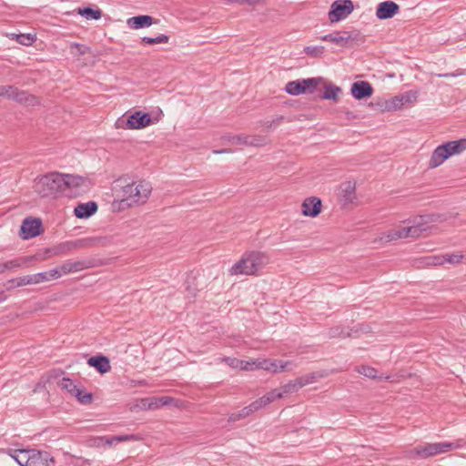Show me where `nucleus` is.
Masks as SVG:
<instances>
[{
  "label": "nucleus",
  "instance_id": "nucleus-1",
  "mask_svg": "<svg viewBox=\"0 0 466 466\" xmlns=\"http://www.w3.org/2000/svg\"><path fill=\"white\" fill-rule=\"evenodd\" d=\"M269 261L268 255L261 251L246 253L242 258L230 268L231 275H253L266 266Z\"/></svg>",
  "mask_w": 466,
  "mask_h": 466
},
{
  "label": "nucleus",
  "instance_id": "nucleus-2",
  "mask_svg": "<svg viewBox=\"0 0 466 466\" xmlns=\"http://www.w3.org/2000/svg\"><path fill=\"white\" fill-rule=\"evenodd\" d=\"M65 174L50 172L35 180L34 189L42 198H47L65 191Z\"/></svg>",
  "mask_w": 466,
  "mask_h": 466
},
{
  "label": "nucleus",
  "instance_id": "nucleus-3",
  "mask_svg": "<svg viewBox=\"0 0 466 466\" xmlns=\"http://www.w3.org/2000/svg\"><path fill=\"white\" fill-rule=\"evenodd\" d=\"M151 192L152 186L147 181L142 180L127 184L122 188L120 205L128 207L142 205L147 202Z\"/></svg>",
  "mask_w": 466,
  "mask_h": 466
},
{
  "label": "nucleus",
  "instance_id": "nucleus-4",
  "mask_svg": "<svg viewBox=\"0 0 466 466\" xmlns=\"http://www.w3.org/2000/svg\"><path fill=\"white\" fill-rule=\"evenodd\" d=\"M152 123L151 116L148 113L137 111L131 114L127 119L119 118L116 122L117 128L141 129Z\"/></svg>",
  "mask_w": 466,
  "mask_h": 466
},
{
  "label": "nucleus",
  "instance_id": "nucleus-5",
  "mask_svg": "<svg viewBox=\"0 0 466 466\" xmlns=\"http://www.w3.org/2000/svg\"><path fill=\"white\" fill-rule=\"evenodd\" d=\"M426 229L427 228L424 227V224L417 223L410 227H403L398 229L389 230L388 232L384 233V236L381 238V239L385 240L386 242H390L409 237L418 238L423 231H426Z\"/></svg>",
  "mask_w": 466,
  "mask_h": 466
},
{
  "label": "nucleus",
  "instance_id": "nucleus-6",
  "mask_svg": "<svg viewBox=\"0 0 466 466\" xmlns=\"http://www.w3.org/2000/svg\"><path fill=\"white\" fill-rule=\"evenodd\" d=\"M88 239H77L74 241H66L59 243L53 248L46 249L45 258L68 255L75 249L83 248L86 247L88 245Z\"/></svg>",
  "mask_w": 466,
  "mask_h": 466
},
{
  "label": "nucleus",
  "instance_id": "nucleus-7",
  "mask_svg": "<svg viewBox=\"0 0 466 466\" xmlns=\"http://www.w3.org/2000/svg\"><path fill=\"white\" fill-rule=\"evenodd\" d=\"M353 10L354 5L351 0H336L330 5L329 20L331 23L339 22L348 17Z\"/></svg>",
  "mask_w": 466,
  "mask_h": 466
},
{
  "label": "nucleus",
  "instance_id": "nucleus-8",
  "mask_svg": "<svg viewBox=\"0 0 466 466\" xmlns=\"http://www.w3.org/2000/svg\"><path fill=\"white\" fill-rule=\"evenodd\" d=\"M65 190L71 189L76 195L88 192L92 187L88 177L68 174H65Z\"/></svg>",
  "mask_w": 466,
  "mask_h": 466
},
{
  "label": "nucleus",
  "instance_id": "nucleus-9",
  "mask_svg": "<svg viewBox=\"0 0 466 466\" xmlns=\"http://www.w3.org/2000/svg\"><path fill=\"white\" fill-rule=\"evenodd\" d=\"M456 446L452 442L427 443L414 449V453L420 457L427 458L439 453L447 452Z\"/></svg>",
  "mask_w": 466,
  "mask_h": 466
},
{
  "label": "nucleus",
  "instance_id": "nucleus-10",
  "mask_svg": "<svg viewBox=\"0 0 466 466\" xmlns=\"http://www.w3.org/2000/svg\"><path fill=\"white\" fill-rule=\"evenodd\" d=\"M42 221L36 218H26L20 227V236L23 239H29L40 235Z\"/></svg>",
  "mask_w": 466,
  "mask_h": 466
},
{
  "label": "nucleus",
  "instance_id": "nucleus-11",
  "mask_svg": "<svg viewBox=\"0 0 466 466\" xmlns=\"http://www.w3.org/2000/svg\"><path fill=\"white\" fill-rule=\"evenodd\" d=\"M356 38L357 35L350 31H337L319 37L321 41L332 42L340 47H347Z\"/></svg>",
  "mask_w": 466,
  "mask_h": 466
},
{
  "label": "nucleus",
  "instance_id": "nucleus-12",
  "mask_svg": "<svg viewBox=\"0 0 466 466\" xmlns=\"http://www.w3.org/2000/svg\"><path fill=\"white\" fill-rule=\"evenodd\" d=\"M252 364H256V368H258V369H261L264 370H268V371H272L274 373H278V372H282L285 370H289L290 369L289 367L290 365H292V362L279 360H253Z\"/></svg>",
  "mask_w": 466,
  "mask_h": 466
},
{
  "label": "nucleus",
  "instance_id": "nucleus-13",
  "mask_svg": "<svg viewBox=\"0 0 466 466\" xmlns=\"http://www.w3.org/2000/svg\"><path fill=\"white\" fill-rule=\"evenodd\" d=\"M224 138L232 145L261 147L266 143L265 137L258 136H228Z\"/></svg>",
  "mask_w": 466,
  "mask_h": 466
},
{
  "label": "nucleus",
  "instance_id": "nucleus-14",
  "mask_svg": "<svg viewBox=\"0 0 466 466\" xmlns=\"http://www.w3.org/2000/svg\"><path fill=\"white\" fill-rule=\"evenodd\" d=\"M400 12V5L393 1L388 0L380 3L376 8V16L380 20L393 17Z\"/></svg>",
  "mask_w": 466,
  "mask_h": 466
},
{
  "label": "nucleus",
  "instance_id": "nucleus-15",
  "mask_svg": "<svg viewBox=\"0 0 466 466\" xmlns=\"http://www.w3.org/2000/svg\"><path fill=\"white\" fill-rule=\"evenodd\" d=\"M322 203L317 197L307 198L301 205V213L306 217L315 218L321 212Z\"/></svg>",
  "mask_w": 466,
  "mask_h": 466
},
{
  "label": "nucleus",
  "instance_id": "nucleus-16",
  "mask_svg": "<svg viewBox=\"0 0 466 466\" xmlns=\"http://www.w3.org/2000/svg\"><path fill=\"white\" fill-rule=\"evenodd\" d=\"M27 466H49V461L54 462V460L46 451H40L34 449H28Z\"/></svg>",
  "mask_w": 466,
  "mask_h": 466
},
{
  "label": "nucleus",
  "instance_id": "nucleus-17",
  "mask_svg": "<svg viewBox=\"0 0 466 466\" xmlns=\"http://www.w3.org/2000/svg\"><path fill=\"white\" fill-rule=\"evenodd\" d=\"M351 95L358 100L370 97L373 94L371 85L367 81H357L351 85Z\"/></svg>",
  "mask_w": 466,
  "mask_h": 466
},
{
  "label": "nucleus",
  "instance_id": "nucleus-18",
  "mask_svg": "<svg viewBox=\"0 0 466 466\" xmlns=\"http://www.w3.org/2000/svg\"><path fill=\"white\" fill-rule=\"evenodd\" d=\"M9 282L13 284L12 287H23L26 285L46 282V277L42 272H39L36 274L12 279L9 280Z\"/></svg>",
  "mask_w": 466,
  "mask_h": 466
},
{
  "label": "nucleus",
  "instance_id": "nucleus-19",
  "mask_svg": "<svg viewBox=\"0 0 466 466\" xmlns=\"http://www.w3.org/2000/svg\"><path fill=\"white\" fill-rule=\"evenodd\" d=\"M92 267L89 260H66L61 265V271L64 275L78 272Z\"/></svg>",
  "mask_w": 466,
  "mask_h": 466
},
{
  "label": "nucleus",
  "instance_id": "nucleus-20",
  "mask_svg": "<svg viewBox=\"0 0 466 466\" xmlns=\"http://www.w3.org/2000/svg\"><path fill=\"white\" fill-rule=\"evenodd\" d=\"M450 157L451 153L447 151L446 147H444V145L442 144L437 147L432 152L431 157L430 158L429 167L431 168L438 167Z\"/></svg>",
  "mask_w": 466,
  "mask_h": 466
},
{
  "label": "nucleus",
  "instance_id": "nucleus-21",
  "mask_svg": "<svg viewBox=\"0 0 466 466\" xmlns=\"http://www.w3.org/2000/svg\"><path fill=\"white\" fill-rule=\"evenodd\" d=\"M98 206L94 201L82 203L75 208L74 214L78 218H88L97 211Z\"/></svg>",
  "mask_w": 466,
  "mask_h": 466
},
{
  "label": "nucleus",
  "instance_id": "nucleus-22",
  "mask_svg": "<svg viewBox=\"0 0 466 466\" xmlns=\"http://www.w3.org/2000/svg\"><path fill=\"white\" fill-rule=\"evenodd\" d=\"M462 258H463V256L461 254H451V255H446V256H442V257L430 256V257L425 258L427 264L435 265V266L442 265L445 262H448L451 264H459V263H461Z\"/></svg>",
  "mask_w": 466,
  "mask_h": 466
},
{
  "label": "nucleus",
  "instance_id": "nucleus-23",
  "mask_svg": "<svg viewBox=\"0 0 466 466\" xmlns=\"http://www.w3.org/2000/svg\"><path fill=\"white\" fill-rule=\"evenodd\" d=\"M87 364L90 367L95 368L101 374L108 372L111 369L108 358L102 355L89 358L87 360Z\"/></svg>",
  "mask_w": 466,
  "mask_h": 466
},
{
  "label": "nucleus",
  "instance_id": "nucleus-24",
  "mask_svg": "<svg viewBox=\"0 0 466 466\" xmlns=\"http://www.w3.org/2000/svg\"><path fill=\"white\" fill-rule=\"evenodd\" d=\"M13 100L27 106H34L39 104V100L36 96L26 91L18 90L17 88L15 89Z\"/></svg>",
  "mask_w": 466,
  "mask_h": 466
},
{
  "label": "nucleus",
  "instance_id": "nucleus-25",
  "mask_svg": "<svg viewBox=\"0 0 466 466\" xmlns=\"http://www.w3.org/2000/svg\"><path fill=\"white\" fill-rule=\"evenodd\" d=\"M127 24L132 29L145 28L153 24V17L147 15L133 16L127 19Z\"/></svg>",
  "mask_w": 466,
  "mask_h": 466
},
{
  "label": "nucleus",
  "instance_id": "nucleus-26",
  "mask_svg": "<svg viewBox=\"0 0 466 466\" xmlns=\"http://www.w3.org/2000/svg\"><path fill=\"white\" fill-rule=\"evenodd\" d=\"M410 101L409 94L405 96H396L389 100H386L383 105V109L386 111H396L400 109L405 103Z\"/></svg>",
  "mask_w": 466,
  "mask_h": 466
},
{
  "label": "nucleus",
  "instance_id": "nucleus-27",
  "mask_svg": "<svg viewBox=\"0 0 466 466\" xmlns=\"http://www.w3.org/2000/svg\"><path fill=\"white\" fill-rule=\"evenodd\" d=\"M447 151L451 153V157L461 153L466 149V138L460 140L449 141L443 144Z\"/></svg>",
  "mask_w": 466,
  "mask_h": 466
},
{
  "label": "nucleus",
  "instance_id": "nucleus-28",
  "mask_svg": "<svg viewBox=\"0 0 466 466\" xmlns=\"http://www.w3.org/2000/svg\"><path fill=\"white\" fill-rule=\"evenodd\" d=\"M8 454L11 458H13L20 466H27L28 459L30 458L28 454V450L21 449V450H13L10 449L8 451Z\"/></svg>",
  "mask_w": 466,
  "mask_h": 466
},
{
  "label": "nucleus",
  "instance_id": "nucleus-29",
  "mask_svg": "<svg viewBox=\"0 0 466 466\" xmlns=\"http://www.w3.org/2000/svg\"><path fill=\"white\" fill-rule=\"evenodd\" d=\"M342 196L347 202H352L355 199L356 184L352 181H346L340 186Z\"/></svg>",
  "mask_w": 466,
  "mask_h": 466
},
{
  "label": "nucleus",
  "instance_id": "nucleus-30",
  "mask_svg": "<svg viewBox=\"0 0 466 466\" xmlns=\"http://www.w3.org/2000/svg\"><path fill=\"white\" fill-rule=\"evenodd\" d=\"M356 371L367 378L370 379H378L380 380H390V376H378V371L376 369L367 366V365H361L356 368Z\"/></svg>",
  "mask_w": 466,
  "mask_h": 466
},
{
  "label": "nucleus",
  "instance_id": "nucleus-31",
  "mask_svg": "<svg viewBox=\"0 0 466 466\" xmlns=\"http://www.w3.org/2000/svg\"><path fill=\"white\" fill-rule=\"evenodd\" d=\"M342 90L339 86H335L333 84H329L324 86L322 98L337 102L339 100V96Z\"/></svg>",
  "mask_w": 466,
  "mask_h": 466
},
{
  "label": "nucleus",
  "instance_id": "nucleus-32",
  "mask_svg": "<svg viewBox=\"0 0 466 466\" xmlns=\"http://www.w3.org/2000/svg\"><path fill=\"white\" fill-rule=\"evenodd\" d=\"M282 390L280 391L279 390H273L261 398L258 399V403L260 404L261 408H264L268 406L269 403L273 402L276 400L281 399L283 397Z\"/></svg>",
  "mask_w": 466,
  "mask_h": 466
},
{
  "label": "nucleus",
  "instance_id": "nucleus-33",
  "mask_svg": "<svg viewBox=\"0 0 466 466\" xmlns=\"http://www.w3.org/2000/svg\"><path fill=\"white\" fill-rule=\"evenodd\" d=\"M285 91L291 96H299L306 93L302 79L288 82L285 86Z\"/></svg>",
  "mask_w": 466,
  "mask_h": 466
},
{
  "label": "nucleus",
  "instance_id": "nucleus-34",
  "mask_svg": "<svg viewBox=\"0 0 466 466\" xmlns=\"http://www.w3.org/2000/svg\"><path fill=\"white\" fill-rule=\"evenodd\" d=\"M78 14L87 20H98L102 16V12L100 9H93L90 6L79 8Z\"/></svg>",
  "mask_w": 466,
  "mask_h": 466
},
{
  "label": "nucleus",
  "instance_id": "nucleus-35",
  "mask_svg": "<svg viewBox=\"0 0 466 466\" xmlns=\"http://www.w3.org/2000/svg\"><path fill=\"white\" fill-rule=\"evenodd\" d=\"M303 86L306 93L312 94L315 89L323 83V78L319 77H311V78H306L302 79Z\"/></svg>",
  "mask_w": 466,
  "mask_h": 466
},
{
  "label": "nucleus",
  "instance_id": "nucleus-36",
  "mask_svg": "<svg viewBox=\"0 0 466 466\" xmlns=\"http://www.w3.org/2000/svg\"><path fill=\"white\" fill-rule=\"evenodd\" d=\"M303 388L301 382L299 378L293 380H289L288 383L283 385L280 390H282L283 395L293 393L298 391L299 389Z\"/></svg>",
  "mask_w": 466,
  "mask_h": 466
},
{
  "label": "nucleus",
  "instance_id": "nucleus-37",
  "mask_svg": "<svg viewBox=\"0 0 466 466\" xmlns=\"http://www.w3.org/2000/svg\"><path fill=\"white\" fill-rule=\"evenodd\" d=\"M73 396H75L81 404H89L93 400L92 394L86 392L82 386H79Z\"/></svg>",
  "mask_w": 466,
  "mask_h": 466
},
{
  "label": "nucleus",
  "instance_id": "nucleus-38",
  "mask_svg": "<svg viewBox=\"0 0 466 466\" xmlns=\"http://www.w3.org/2000/svg\"><path fill=\"white\" fill-rule=\"evenodd\" d=\"M58 385L61 389L66 390L68 393H70L72 396L75 394L76 390L79 388V385H77L75 381L68 378H63Z\"/></svg>",
  "mask_w": 466,
  "mask_h": 466
},
{
  "label": "nucleus",
  "instance_id": "nucleus-39",
  "mask_svg": "<svg viewBox=\"0 0 466 466\" xmlns=\"http://www.w3.org/2000/svg\"><path fill=\"white\" fill-rule=\"evenodd\" d=\"M31 259H32V258L28 257V258H17V259L3 262L2 265L4 267V271L5 272L6 270H11V269L19 268L24 263H25Z\"/></svg>",
  "mask_w": 466,
  "mask_h": 466
},
{
  "label": "nucleus",
  "instance_id": "nucleus-40",
  "mask_svg": "<svg viewBox=\"0 0 466 466\" xmlns=\"http://www.w3.org/2000/svg\"><path fill=\"white\" fill-rule=\"evenodd\" d=\"M134 435H117V436H112V437H106L101 439V441H105V443L108 446L116 444L121 441H127L129 440H134Z\"/></svg>",
  "mask_w": 466,
  "mask_h": 466
},
{
  "label": "nucleus",
  "instance_id": "nucleus-41",
  "mask_svg": "<svg viewBox=\"0 0 466 466\" xmlns=\"http://www.w3.org/2000/svg\"><path fill=\"white\" fill-rule=\"evenodd\" d=\"M169 40V36L166 35H158L155 37L144 36L142 42L147 45L166 44Z\"/></svg>",
  "mask_w": 466,
  "mask_h": 466
},
{
  "label": "nucleus",
  "instance_id": "nucleus-42",
  "mask_svg": "<svg viewBox=\"0 0 466 466\" xmlns=\"http://www.w3.org/2000/svg\"><path fill=\"white\" fill-rule=\"evenodd\" d=\"M325 52L322 46H309L304 48V53L312 57H320Z\"/></svg>",
  "mask_w": 466,
  "mask_h": 466
},
{
  "label": "nucleus",
  "instance_id": "nucleus-43",
  "mask_svg": "<svg viewBox=\"0 0 466 466\" xmlns=\"http://www.w3.org/2000/svg\"><path fill=\"white\" fill-rule=\"evenodd\" d=\"M322 375L319 374L317 372H311L309 374H306L304 376L299 377V380L301 382L302 387L314 383L318 380L319 378H321Z\"/></svg>",
  "mask_w": 466,
  "mask_h": 466
},
{
  "label": "nucleus",
  "instance_id": "nucleus-44",
  "mask_svg": "<svg viewBox=\"0 0 466 466\" xmlns=\"http://www.w3.org/2000/svg\"><path fill=\"white\" fill-rule=\"evenodd\" d=\"M260 409H262V408H261L260 404L258 403V400H256L255 401L250 403L248 406H246L241 410L242 416L247 418Z\"/></svg>",
  "mask_w": 466,
  "mask_h": 466
},
{
  "label": "nucleus",
  "instance_id": "nucleus-45",
  "mask_svg": "<svg viewBox=\"0 0 466 466\" xmlns=\"http://www.w3.org/2000/svg\"><path fill=\"white\" fill-rule=\"evenodd\" d=\"M46 277V281H50L52 279H56L64 276L61 271V265L59 267L54 268L49 271L42 272Z\"/></svg>",
  "mask_w": 466,
  "mask_h": 466
},
{
  "label": "nucleus",
  "instance_id": "nucleus-46",
  "mask_svg": "<svg viewBox=\"0 0 466 466\" xmlns=\"http://www.w3.org/2000/svg\"><path fill=\"white\" fill-rule=\"evenodd\" d=\"M16 87L13 86H3L0 87V96H6L13 99Z\"/></svg>",
  "mask_w": 466,
  "mask_h": 466
},
{
  "label": "nucleus",
  "instance_id": "nucleus-47",
  "mask_svg": "<svg viewBox=\"0 0 466 466\" xmlns=\"http://www.w3.org/2000/svg\"><path fill=\"white\" fill-rule=\"evenodd\" d=\"M16 40L21 45L30 46L35 41V37L29 34H20L16 35Z\"/></svg>",
  "mask_w": 466,
  "mask_h": 466
},
{
  "label": "nucleus",
  "instance_id": "nucleus-48",
  "mask_svg": "<svg viewBox=\"0 0 466 466\" xmlns=\"http://www.w3.org/2000/svg\"><path fill=\"white\" fill-rule=\"evenodd\" d=\"M142 406L147 409H157L160 407L157 398L143 399L141 400Z\"/></svg>",
  "mask_w": 466,
  "mask_h": 466
},
{
  "label": "nucleus",
  "instance_id": "nucleus-49",
  "mask_svg": "<svg viewBox=\"0 0 466 466\" xmlns=\"http://www.w3.org/2000/svg\"><path fill=\"white\" fill-rule=\"evenodd\" d=\"M71 46L76 48L79 55H85L88 50L87 46L78 43H73Z\"/></svg>",
  "mask_w": 466,
  "mask_h": 466
},
{
  "label": "nucleus",
  "instance_id": "nucleus-50",
  "mask_svg": "<svg viewBox=\"0 0 466 466\" xmlns=\"http://www.w3.org/2000/svg\"><path fill=\"white\" fill-rule=\"evenodd\" d=\"M245 417L242 416V411L239 410L238 412L230 414L229 417H228V421L235 422V421H238V420H242Z\"/></svg>",
  "mask_w": 466,
  "mask_h": 466
},
{
  "label": "nucleus",
  "instance_id": "nucleus-51",
  "mask_svg": "<svg viewBox=\"0 0 466 466\" xmlns=\"http://www.w3.org/2000/svg\"><path fill=\"white\" fill-rule=\"evenodd\" d=\"M341 333L342 331L340 330V329L337 327L329 329L328 335L329 338H336L340 336Z\"/></svg>",
  "mask_w": 466,
  "mask_h": 466
},
{
  "label": "nucleus",
  "instance_id": "nucleus-52",
  "mask_svg": "<svg viewBox=\"0 0 466 466\" xmlns=\"http://www.w3.org/2000/svg\"><path fill=\"white\" fill-rule=\"evenodd\" d=\"M240 364H241V369L242 370H255L257 369L256 368V364H252V361L249 362V361H240Z\"/></svg>",
  "mask_w": 466,
  "mask_h": 466
},
{
  "label": "nucleus",
  "instance_id": "nucleus-53",
  "mask_svg": "<svg viewBox=\"0 0 466 466\" xmlns=\"http://www.w3.org/2000/svg\"><path fill=\"white\" fill-rule=\"evenodd\" d=\"M157 400L159 401L161 407L168 405L171 402L172 399L169 397H159L157 398Z\"/></svg>",
  "mask_w": 466,
  "mask_h": 466
},
{
  "label": "nucleus",
  "instance_id": "nucleus-54",
  "mask_svg": "<svg viewBox=\"0 0 466 466\" xmlns=\"http://www.w3.org/2000/svg\"><path fill=\"white\" fill-rule=\"evenodd\" d=\"M226 361L230 365V366H233V367H238V364L240 363V360H237V359H229V358H227L226 359Z\"/></svg>",
  "mask_w": 466,
  "mask_h": 466
},
{
  "label": "nucleus",
  "instance_id": "nucleus-55",
  "mask_svg": "<svg viewBox=\"0 0 466 466\" xmlns=\"http://www.w3.org/2000/svg\"><path fill=\"white\" fill-rule=\"evenodd\" d=\"M6 299H7V297H6V295L5 294V292H4V291H1V292H0V303H2V302H4V301H5V300H6Z\"/></svg>",
  "mask_w": 466,
  "mask_h": 466
},
{
  "label": "nucleus",
  "instance_id": "nucleus-56",
  "mask_svg": "<svg viewBox=\"0 0 466 466\" xmlns=\"http://www.w3.org/2000/svg\"><path fill=\"white\" fill-rule=\"evenodd\" d=\"M460 74H443V75H440L439 76H443V77H448V76H459Z\"/></svg>",
  "mask_w": 466,
  "mask_h": 466
},
{
  "label": "nucleus",
  "instance_id": "nucleus-57",
  "mask_svg": "<svg viewBox=\"0 0 466 466\" xmlns=\"http://www.w3.org/2000/svg\"><path fill=\"white\" fill-rule=\"evenodd\" d=\"M228 152H229V150H228V149H221V150L214 151L215 154H221V153H228Z\"/></svg>",
  "mask_w": 466,
  "mask_h": 466
},
{
  "label": "nucleus",
  "instance_id": "nucleus-58",
  "mask_svg": "<svg viewBox=\"0 0 466 466\" xmlns=\"http://www.w3.org/2000/svg\"><path fill=\"white\" fill-rule=\"evenodd\" d=\"M4 267L2 265V263H0V274L4 273Z\"/></svg>",
  "mask_w": 466,
  "mask_h": 466
}]
</instances>
